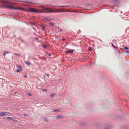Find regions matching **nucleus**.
<instances>
[{
  "label": "nucleus",
  "instance_id": "nucleus-9",
  "mask_svg": "<svg viewBox=\"0 0 129 129\" xmlns=\"http://www.w3.org/2000/svg\"><path fill=\"white\" fill-rule=\"evenodd\" d=\"M55 94H51L50 95L51 97V98H55Z\"/></svg>",
  "mask_w": 129,
  "mask_h": 129
},
{
  "label": "nucleus",
  "instance_id": "nucleus-18",
  "mask_svg": "<svg viewBox=\"0 0 129 129\" xmlns=\"http://www.w3.org/2000/svg\"><path fill=\"white\" fill-rule=\"evenodd\" d=\"M45 27L44 26L43 27H42V30H43Z\"/></svg>",
  "mask_w": 129,
  "mask_h": 129
},
{
  "label": "nucleus",
  "instance_id": "nucleus-13",
  "mask_svg": "<svg viewBox=\"0 0 129 129\" xmlns=\"http://www.w3.org/2000/svg\"><path fill=\"white\" fill-rule=\"evenodd\" d=\"M42 47H43V48H45V49L46 48V46L45 45H42Z\"/></svg>",
  "mask_w": 129,
  "mask_h": 129
},
{
  "label": "nucleus",
  "instance_id": "nucleus-11",
  "mask_svg": "<svg viewBox=\"0 0 129 129\" xmlns=\"http://www.w3.org/2000/svg\"><path fill=\"white\" fill-rule=\"evenodd\" d=\"M26 94L27 95H29L30 96H31L32 95L31 93H26Z\"/></svg>",
  "mask_w": 129,
  "mask_h": 129
},
{
  "label": "nucleus",
  "instance_id": "nucleus-22",
  "mask_svg": "<svg viewBox=\"0 0 129 129\" xmlns=\"http://www.w3.org/2000/svg\"><path fill=\"white\" fill-rule=\"evenodd\" d=\"M58 110H56L54 111L55 112H57V111H58Z\"/></svg>",
  "mask_w": 129,
  "mask_h": 129
},
{
  "label": "nucleus",
  "instance_id": "nucleus-12",
  "mask_svg": "<svg viewBox=\"0 0 129 129\" xmlns=\"http://www.w3.org/2000/svg\"><path fill=\"white\" fill-rule=\"evenodd\" d=\"M13 122H15L17 123L18 121L17 120H13Z\"/></svg>",
  "mask_w": 129,
  "mask_h": 129
},
{
  "label": "nucleus",
  "instance_id": "nucleus-6",
  "mask_svg": "<svg viewBox=\"0 0 129 129\" xmlns=\"http://www.w3.org/2000/svg\"><path fill=\"white\" fill-rule=\"evenodd\" d=\"M9 52L8 51H5L3 53V55L4 56L5 55L8 53H9Z\"/></svg>",
  "mask_w": 129,
  "mask_h": 129
},
{
  "label": "nucleus",
  "instance_id": "nucleus-2",
  "mask_svg": "<svg viewBox=\"0 0 129 129\" xmlns=\"http://www.w3.org/2000/svg\"><path fill=\"white\" fill-rule=\"evenodd\" d=\"M42 9L45 10H46L48 11L49 12L51 13H56L59 12L60 11L58 10H53L52 9H50L49 8H46L44 7H42Z\"/></svg>",
  "mask_w": 129,
  "mask_h": 129
},
{
  "label": "nucleus",
  "instance_id": "nucleus-5",
  "mask_svg": "<svg viewBox=\"0 0 129 129\" xmlns=\"http://www.w3.org/2000/svg\"><path fill=\"white\" fill-rule=\"evenodd\" d=\"M30 11L33 12H39L38 10L32 8H30Z\"/></svg>",
  "mask_w": 129,
  "mask_h": 129
},
{
  "label": "nucleus",
  "instance_id": "nucleus-4",
  "mask_svg": "<svg viewBox=\"0 0 129 129\" xmlns=\"http://www.w3.org/2000/svg\"><path fill=\"white\" fill-rule=\"evenodd\" d=\"M16 67L17 68V69L16 70V71L19 72L22 70V66H19L17 65L16 66Z\"/></svg>",
  "mask_w": 129,
  "mask_h": 129
},
{
  "label": "nucleus",
  "instance_id": "nucleus-16",
  "mask_svg": "<svg viewBox=\"0 0 129 129\" xmlns=\"http://www.w3.org/2000/svg\"><path fill=\"white\" fill-rule=\"evenodd\" d=\"M124 49H126V50H128V48L127 47H125L124 48Z\"/></svg>",
  "mask_w": 129,
  "mask_h": 129
},
{
  "label": "nucleus",
  "instance_id": "nucleus-15",
  "mask_svg": "<svg viewBox=\"0 0 129 129\" xmlns=\"http://www.w3.org/2000/svg\"><path fill=\"white\" fill-rule=\"evenodd\" d=\"M42 90V91H47V90L46 89H43Z\"/></svg>",
  "mask_w": 129,
  "mask_h": 129
},
{
  "label": "nucleus",
  "instance_id": "nucleus-1",
  "mask_svg": "<svg viewBox=\"0 0 129 129\" xmlns=\"http://www.w3.org/2000/svg\"><path fill=\"white\" fill-rule=\"evenodd\" d=\"M2 3L4 5H6L7 7L10 9H13L19 10H24V9L21 8H16L15 7H13L11 5V3L9 2L6 1H3Z\"/></svg>",
  "mask_w": 129,
  "mask_h": 129
},
{
  "label": "nucleus",
  "instance_id": "nucleus-24",
  "mask_svg": "<svg viewBox=\"0 0 129 129\" xmlns=\"http://www.w3.org/2000/svg\"><path fill=\"white\" fill-rule=\"evenodd\" d=\"M49 55L50 56H51V54H49Z\"/></svg>",
  "mask_w": 129,
  "mask_h": 129
},
{
  "label": "nucleus",
  "instance_id": "nucleus-10",
  "mask_svg": "<svg viewBox=\"0 0 129 129\" xmlns=\"http://www.w3.org/2000/svg\"><path fill=\"white\" fill-rule=\"evenodd\" d=\"M73 50H71L69 51H68L67 52V53H68V52H71V53H73Z\"/></svg>",
  "mask_w": 129,
  "mask_h": 129
},
{
  "label": "nucleus",
  "instance_id": "nucleus-23",
  "mask_svg": "<svg viewBox=\"0 0 129 129\" xmlns=\"http://www.w3.org/2000/svg\"><path fill=\"white\" fill-rule=\"evenodd\" d=\"M62 40H63L64 41L65 40V39H63Z\"/></svg>",
  "mask_w": 129,
  "mask_h": 129
},
{
  "label": "nucleus",
  "instance_id": "nucleus-17",
  "mask_svg": "<svg viewBox=\"0 0 129 129\" xmlns=\"http://www.w3.org/2000/svg\"><path fill=\"white\" fill-rule=\"evenodd\" d=\"M112 46L114 48H117V47H116L113 44H112Z\"/></svg>",
  "mask_w": 129,
  "mask_h": 129
},
{
  "label": "nucleus",
  "instance_id": "nucleus-14",
  "mask_svg": "<svg viewBox=\"0 0 129 129\" xmlns=\"http://www.w3.org/2000/svg\"><path fill=\"white\" fill-rule=\"evenodd\" d=\"M15 54L16 55L18 56H20V55H19V54H17V53H15Z\"/></svg>",
  "mask_w": 129,
  "mask_h": 129
},
{
  "label": "nucleus",
  "instance_id": "nucleus-8",
  "mask_svg": "<svg viewBox=\"0 0 129 129\" xmlns=\"http://www.w3.org/2000/svg\"><path fill=\"white\" fill-rule=\"evenodd\" d=\"M25 63L28 66L30 65L31 64V63L30 62H28L27 61H25Z\"/></svg>",
  "mask_w": 129,
  "mask_h": 129
},
{
  "label": "nucleus",
  "instance_id": "nucleus-7",
  "mask_svg": "<svg viewBox=\"0 0 129 129\" xmlns=\"http://www.w3.org/2000/svg\"><path fill=\"white\" fill-rule=\"evenodd\" d=\"M7 118L8 119H9L10 120H13L14 118H13L12 117H7Z\"/></svg>",
  "mask_w": 129,
  "mask_h": 129
},
{
  "label": "nucleus",
  "instance_id": "nucleus-3",
  "mask_svg": "<svg viewBox=\"0 0 129 129\" xmlns=\"http://www.w3.org/2000/svg\"><path fill=\"white\" fill-rule=\"evenodd\" d=\"M11 113L9 112H0V116H3L5 115L10 116Z\"/></svg>",
  "mask_w": 129,
  "mask_h": 129
},
{
  "label": "nucleus",
  "instance_id": "nucleus-21",
  "mask_svg": "<svg viewBox=\"0 0 129 129\" xmlns=\"http://www.w3.org/2000/svg\"><path fill=\"white\" fill-rule=\"evenodd\" d=\"M58 30L59 31L61 32L62 31V29H59Z\"/></svg>",
  "mask_w": 129,
  "mask_h": 129
},
{
  "label": "nucleus",
  "instance_id": "nucleus-19",
  "mask_svg": "<svg viewBox=\"0 0 129 129\" xmlns=\"http://www.w3.org/2000/svg\"><path fill=\"white\" fill-rule=\"evenodd\" d=\"M125 53H129V52L127 51H126L125 52Z\"/></svg>",
  "mask_w": 129,
  "mask_h": 129
},
{
  "label": "nucleus",
  "instance_id": "nucleus-20",
  "mask_svg": "<svg viewBox=\"0 0 129 129\" xmlns=\"http://www.w3.org/2000/svg\"><path fill=\"white\" fill-rule=\"evenodd\" d=\"M91 49H92L91 48V47H90L88 49V50H91Z\"/></svg>",
  "mask_w": 129,
  "mask_h": 129
},
{
  "label": "nucleus",
  "instance_id": "nucleus-25",
  "mask_svg": "<svg viewBox=\"0 0 129 129\" xmlns=\"http://www.w3.org/2000/svg\"><path fill=\"white\" fill-rule=\"evenodd\" d=\"M47 76H48V75H47Z\"/></svg>",
  "mask_w": 129,
  "mask_h": 129
},
{
  "label": "nucleus",
  "instance_id": "nucleus-26",
  "mask_svg": "<svg viewBox=\"0 0 129 129\" xmlns=\"http://www.w3.org/2000/svg\"><path fill=\"white\" fill-rule=\"evenodd\" d=\"M58 117H60L59 116H58Z\"/></svg>",
  "mask_w": 129,
  "mask_h": 129
}]
</instances>
